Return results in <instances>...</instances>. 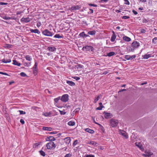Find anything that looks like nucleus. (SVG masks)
<instances>
[{
    "instance_id": "18",
    "label": "nucleus",
    "mask_w": 157,
    "mask_h": 157,
    "mask_svg": "<svg viewBox=\"0 0 157 157\" xmlns=\"http://www.w3.org/2000/svg\"><path fill=\"white\" fill-rule=\"evenodd\" d=\"M123 39L126 41L129 42L131 41V39L130 38L127 36H124L123 37Z\"/></svg>"
},
{
    "instance_id": "15",
    "label": "nucleus",
    "mask_w": 157,
    "mask_h": 157,
    "mask_svg": "<svg viewBox=\"0 0 157 157\" xmlns=\"http://www.w3.org/2000/svg\"><path fill=\"white\" fill-rule=\"evenodd\" d=\"M67 83L69 84L70 86H72L75 85V83L71 81H67Z\"/></svg>"
},
{
    "instance_id": "20",
    "label": "nucleus",
    "mask_w": 157,
    "mask_h": 157,
    "mask_svg": "<svg viewBox=\"0 0 157 157\" xmlns=\"http://www.w3.org/2000/svg\"><path fill=\"white\" fill-rule=\"evenodd\" d=\"M13 64L14 65L20 66L21 65V63L18 62L16 60H13Z\"/></svg>"
},
{
    "instance_id": "32",
    "label": "nucleus",
    "mask_w": 157,
    "mask_h": 157,
    "mask_svg": "<svg viewBox=\"0 0 157 157\" xmlns=\"http://www.w3.org/2000/svg\"><path fill=\"white\" fill-rule=\"evenodd\" d=\"M33 73H34V74L35 75H36L37 74V68L34 69V68H33Z\"/></svg>"
},
{
    "instance_id": "27",
    "label": "nucleus",
    "mask_w": 157,
    "mask_h": 157,
    "mask_svg": "<svg viewBox=\"0 0 157 157\" xmlns=\"http://www.w3.org/2000/svg\"><path fill=\"white\" fill-rule=\"evenodd\" d=\"M75 124V122L73 121H70L68 123V124L69 126H73Z\"/></svg>"
},
{
    "instance_id": "53",
    "label": "nucleus",
    "mask_w": 157,
    "mask_h": 157,
    "mask_svg": "<svg viewBox=\"0 0 157 157\" xmlns=\"http://www.w3.org/2000/svg\"><path fill=\"white\" fill-rule=\"evenodd\" d=\"M24 65L25 66H27V67H28L29 66V64L26 62H24Z\"/></svg>"
},
{
    "instance_id": "56",
    "label": "nucleus",
    "mask_w": 157,
    "mask_h": 157,
    "mask_svg": "<svg viewBox=\"0 0 157 157\" xmlns=\"http://www.w3.org/2000/svg\"><path fill=\"white\" fill-rule=\"evenodd\" d=\"M132 12L134 14H135V15H136L138 13L137 12V11H135L134 10H133L132 11Z\"/></svg>"
},
{
    "instance_id": "4",
    "label": "nucleus",
    "mask_w": 157,
    "mask_h": 157,
    "mask_svg": "<svg viewBox=\"0 0 157 157\" xmlns=\"http://www.w3.org/2000/svg\"><path fill=\"white\" fill-rule=\"evenodd\" d=\"M118 123V121L117 120L112 119L110 121V125L113 127L117 126Z\"/></svg>"
},
{
    "instance_id": "1",
    "label": "nucleus",
    "mask_w": 157,
    "mask_h": 157,
    "mask_svg": "<svg viewBox=\"0 0 157 157\" xmlns=\"http://www.w3.org/2000/svg\"><path fill=\"white\" fill-rule=\"evenodd\" d=\"M139 46V42L136 41H134L132 43L131 46L128 48V50L129 52H133L135 49L137 48Z\"/></svg>"
},
{
    "instance_id": "2",
    "label": "nucleus",
    "mask_w": 157,
    "mask_h": 157,
    "mask_svg": "<svg viewBox=\"0 0 157 157\" xmlns=\"http://www.w3.org/2000/svg\"><path fill=\"white\" fill-rule=\"evenodd\" d=\"M56 144L52 141H50L46 144L47 148L48 149H54L56 147Z\"/></svg>"
},
{
    "instance_id": "40",
    "label": "nucleus",
    "mask_w": 157,
    "mask_h": 157,
    "mask_svg": "<svg viewBox=\"0 0 157 157\" xmlns=\"http://www.w3.org/2000/svg\"><path fill=\"white\" fill-rule=\"evenodd\" d=\"M130 18L128 16H123L122 17V18L123 19H128V18Z\"/></svg>"
},
{
    "instance_id": "58",
    "label": "nucleus",
    "mask_w": 157,
    "mask_h": 157,
    "mask_svg": "<svg viewBox=\"0 0 157 157\" xmlns=\"http://www.w3.org/2000/svg\"><path fill=\"white\" fill-rule=\"evenodd\" d=\"M80 109L79 108H78L75 109V111L76 112H78L79 111H80Z\"/></svg>"
},
{
    "instance_id": "12",
    "label": "nucleus",
    "mask_w": 157,
    "mask_h": 157,
    "mask_svg": "<svg viewBox=\"0 0 157 157\" xmlns=\"http://www.w3.org/2000/svg\"><path fill=\"white\" fill-rule=\"evenodd\" d=\"M30 31L31 33H37L38 34H39L40 33V32L37 29H31Z\"/></svg>"
},
{
    "instance_id": "64",
    "label": "nucleus",
    "mask_w": 157,
    "mask_h": 157,
    "mask_svg": "<svg viewBox=\"0 0 157 157\" xmlns=\"http://www.w3.org/2000/svg\"><path fill=\"white\" fill-rule=\"evenodd\" d=\"M56 132H52L50 133V134H56Z\"/></svg>"
},
{
    "instance_id": "52",
    "label": "nucleus",
    "mask_w": 157,
    "mask_h": 157,
    "mask_svg": "<svg viewBox=\"0 0 157 157\" xmlns=\"http://www.w3.org/2000/svg\"><path fill=\"white\" fill-rule=\"evenodd\" d=\"M41 25V22H38L37 23V26L38 27H39Z\"/></svg>"
},
{
    "instance_id": "57",
    "label": "nucleus",
    "mask_w": 157,
    "mask_h": 157,
    "mask_svg": "<svg viewBox=\"0 0 157 157\" xmlns=\"http://www.w3.org/2000/svg\"><path fill=\"white\" fill-rule=\"evenodd\" d=\"M151 154H150V155H145V154L144 155L145 157H151Z\"/></svg>"
},
{
    "instance_id": "61",
    "label": "nucleus",
    "mask_w": 157,
    "mask_h": 157,
    "mask_svg": "<svg viewBox=\"0 0 157 157\" xmlns=\"http://www.w3.org/2000/svg\"><path fill=\"white\" fill-rule=\"evenodd\" d=\"M94 122L96 124H97L98 125H99V126L100 127H102V126L100 124H98V123H97L95 122L94 121Z\"/></svg>"
},
{
    "instance_id": "33",
    "label": "nucleus",
    "mask_w": 157,
    "mask_h": 157,
    "mask_svg": "<svg viewBox=\"0 0 157 157\" xmlns=\"http://www.w3.org/2000/svg\"><path fill=\"white\" fill-rule=\"evenodd\" d=\"M40 152L41 155L43 156H44L45 155V153L42 150L40 151Z\"/></svg>"
},
{
    "instance_id": "31",
    "label": "nucleus",
    "mask_w": 157,
    "mask_h": 157,
    "mask_svg": "<svg viewBox=\"0 0 157 157\" xmlns=\"http://www.w3.org/2000/svg\"><path fill=\"white\" fill-rule=\"evenodd\" d=\"M90 144H92V145L94 146H97V143L96 142H95L94 141H91L90 142Z\"/></svg>"
},
{
    "instance_id": "60",
    "label": "nucleus",
    "mask_w": 157,
    "mask_h": 157,
    "mask_svg": "<svg viewBox=\"0 0 157 157\" xmlns=\"http://www.w3.org/2000/svg\"><path fill=\"white\" fill-rule=\"evenodd\" d=\"M74 78L76 80H78L80 79V78L78 77H75Z\"/></svg>"
},
{
    "instance_id": "30",
    "label": "nucleus",
    "mask_w": 157,
    "mask_h": 157,
    "mask_svg": "<svg viewBox=\"0 0 157 157\" xmlns=\"http://www.w3.org/2000/svg\"><path fill=\"white\" fill-rule=\"evenodd\" d=\"M136 146H138L139 147L140 149H141L142 146L141 145V144L140 143L138 142H136L135 143Z\"/></svg>"
},
{
    "instance_id": "49",
    "label": "nucleus",
    "mask_w": 157,
    "mask_h": 157,
    "mask_svg": "<svg viewBox=\"0 0 157 157\" xmlns=\"http://www.w3.org/2000/svg\"><path fill=\"white\" fill-rule=\"evenodd\" d=\"M72 155L70 153L67 154L64 157H71V156Z\"/></svg>"
},
{
    "instance_id": "39",
    "label": "nucleus",
    "mask_w": 157,
    "mask_h": 157,
    "mask_svg": "<svg viewBox=\"0 0 157 157\" xmlns=\"http://www.w3.org/2000/svg\"><path fill=\"white\" fill-rule=\"evenodd\" d=\"M50 114V113H44L43 114V115L45 117H48L49 116Z\"/></svg>"
},
{
    "instance_id": "8",
    "label": "nucleus",
    "mask_w": 157,
    "mask_h": 157,
    "mask_svg": "<svg viewBox=\"0 0 157 157\" xmlns=\"http://www.w3.org/2000/svg\"><path fill=\"white\" fill-rule=\"evenodd\" d=\"M81 8L80 5L73 6L71 8V10H79Z\"/></svg>"
},
{
    "instance_id": "45",
    "label": "nucleus",
    "mask_w": 157,
    "mask_h": 157,
    "mask_svg": "<svg viewBox=\"0 0 157 157\" xmlns=\"http://www.w3.org/2000/svg\"><path fill=\"white\" fill-rule=\"evenodd\" d=\"M37 63L36 62H35V64L33 67V68H37Z\"/></svg>"
},
{
    "instance_id": "37",
    "label": "nucleus",
    "mask_w": 157,
    "mask_h": 157,
    "mask_svg": "<svg viewBox=\"0 0 157 157\" xmlns=\"http://www.w3.org/2000/svg\"><path fill=\"white\" fill-rule=\"evenodd\" d=\"M88 4V5L89 6H94V7H96L97 6V5H95V4H91V3H89V4Z\"/></svg>"
},
{
    "instance_id": "55",
    "label": "nucleus",
    "mask_w": 157,
    "mask_h": 157,
    "mask_svg": "<svg viewBox=\"0 0 157 157\" xmlns=\"http://www.w3.org/2000/svg\"><path fill=\"white\" fill-rule=\"evenodd\" d=\"M0 74H2V75H9L6 73H4V72H0Z\"/></svg>"
},
{
    "instance_id": "5",
    "label": "nucleus",
    "mask_w": 157,
    "mask_h": 157,
    "mask_svg": "<svg viewBox=\"0 0 157 157\" xmlns=\"http://www.w3.org/2000/svg\"><path fill=\"white\" fill-rule=\"evenodd\" d=\"M82 49L83 51H91L93 52L94 50V48L93 47L91 46H86L83 47Z\"/></svg>"
},
{
    "instance_id": "46",
    "label": "nucleus",
    "mask_w": 157,
    "mask_h": 157,
    "mask_svg": "<svg viewBox=\"0 0 157 157\" xmlns=\"http://www.w3.org/2000/svg\"><path fill=\"white\" fill-rule=\"evenodd\" d=\"M8 4L6 2H0V5H7Z\"/></svg>"
},
{
    "instance_id": "35",
    "label": "nucleus",
    "mask_w": 157,
    "mask_h": 157,
    "mask_svg": "<svg viewBox=\"0 0 157 157\" xmlns=\"http://www.w3.org/2000/svg\"><path fill=\"white\" fill-rule=\"evenodd\" d=\"M142 22L143 23H147L148 22V20H147L146 18H144L143 19Z\"/></svg>"
},
{
    "instance_id": "24",
    "label": "nucleus",
    "mask_w": 157,
    "mask_h": 157,
    "mask_svg": "<svg viewBox=\"0 0 157 157\" xmlns=\"http://www.w3.org/2000/svg\"><path fill=\"white\" fill-rule=\"evenodd\" d=\"M110 116V113H106L105 114L104 117L105 118L107 119V118H109Z\"/></svg>"
},
{
    "instance_id": "25",
    "label": "nucleus",
    "mask_w": 157,
    "mask_h": 157,
    "mask_svg": "<svg viewBox=\"0 0 157 157\" xmlns=\"http://www.w3.org/2000/svg\"><path fill=\"white\" fill-rule=\"evenodd\" d=\"M2 18L3 19H4L6 20H10L12 19V18L11 17L7 16L6 15L3 16L2 17Z\"/></svg>"
},
{
    "instance_id": "28",
    "label": "nucleus",
    "mask_w": 157,
    "mask_h": 157,
    "mask_svg": "<svg viewBox=\"0 0 157 157\" xmlns=\"http://www.w3.org/2000/svg\"><path fill=\"white\" fill-rule=\"evenodd\" d=\"M25 57L27 60L29 61H30L32 60V58L29 55L26 56Z\"/></svg>"
},
{
    "instance_id": "63",
    "label": "nucleus",
    "mask_w": 157,
    "mask_h": 157,
    "mask_svg": "<svg viewBox=\"0 0 157 157\" xmlns=\"http://www.w3.org/2000/svg\"><path fill=\"white\" fill-rule=\"evenodd\" d=\"M89 10H90V13H93V12H94V10H93V9H89Z\"/></svg>"
},
{
    "instance_id": "9",
    "label": "nucleus",
    "mask_w": 157,
    "mask_h": 157,
    "mask_svg": "<svg viewBox=\"0 0 157 157\" xmlns=\"http://www.w3.org/2000/svg\"><path fill=\"white\" fill-rule=\"evenodd\" d=\"M21 22H23L25 23H27L30 21V18L29 17H23L21 19Z\"/></svg>"
},
{
    "instance_id": "10",
    "label": "nucleus",
    "mask_w": 157,
    "mask_h": 157,
    "mask_svg": "<svg viewBox=\"0 0 157 157\" xmlns=\"http://www.w3.org/2000/svg\"><path fill=\"white\" fill-rule=\"evenodd\" d=\"M56 140L54 137L52 136H50L46 139V141H55Z\"/></svg>"
},
{
    "instance_id": "43",
    "label": "nucleus",
    "mask_w": 157,
    "mask_h": 157,
    "mask_svg": "<svg viewBox=\"0 0 157 157\" xmlns=\"http://www.w3.org/2000/svg\"><path fill=\"white\" fill-rule=\"evenodd\" d=\"M19 112L20 113V114H25V112L22 110H19Z\"/></svg>"
},
{
    "instance_id": "13",
    "label": "nucleus",
    "mask_w": 157,
    "mask_h": 157,
    "mask_svg": "<svg viewBox=\"0 0 157 157\" xmlns=\"http://www.w3.org/2000/svg\"><path fill=\"white\" fill-rule=\"evenodd\" d=\"M47 49L50 52H54L56 50V48L53 47H48L47 48Z\"/></svg>"
},
{
    "instance_id": "34",
    "label": "nucleus",
    "mask_w": 157,
    "mask_h": 157,
    "mask_svg": "<svg viewBox=\"0 0 157 157\" xmlns=\"http://www.w3.org/2000/svg\"><path fill=\"white\" fill-rule=\"evenodd\" d=\"M125 58L126 59L129 60H130V56L126 55L125 56Z\"/></svg>"
},
{
    "instance_id": "51",
    "label": "nucleus",
    "mask_w": 157,
    "mask_h": 157,
    "mask_svg": "<svg viewBox=\"0 0 157 157\" xmlns=\"http://www.w3.org/2000/svg\"><path fill=\"white\" fill-rule=\"evenodd\" d=\"M20 122L23 124H25V121L24 120L22 119H20Z\"/></svg>"
},
{
    "instance_id": "41",
    "label": "nucleus",
    "mask_w": 157,
    "mask_h": 157,
    "mask_svg": "<svg viewBox=\"0 0 157 157\" xmlns=\"http://www.w3.org/2000/svg\"><path fill=\"white\" fill-rule=\"evenodd\" d=\"M103 107H104V106H99V107H97L96 108V109L99 110H101L102 109V108Z\"/></svg>"
},
{
    "instance_id": "50",
    "label": "nucleus",
    "mask_w": 157,
    "mask_h": 157,
    "mask_svg": "<svg viewBox=\"0 0 157 157\" xmlns=\"http://www.w3.org/2000/svg\"><path fill=\"white\" fill-rule=\"evenodd\" d=\"M99 96H98L97 98L94 100V102L95 103H96L97 102V101L99 100Z\"/></svg>"
},
{
    "instance_id": "29",
    "label": "nucleus",
    "mask_w": 157,
    "mask_h": 157,
    "mask_svg": "<svg viewBox=\"0 0 157 157\" xmlns=\"http://www.w3.org/2000/svg\"><path fill=\"white\" fill-rule=\"evenodd\" d=\"M96 33V32L95 31H89L88 32V34L91 35H95Z\"/></svg>"
},
{
    "instance_id": "47",
    "label": "nucleus",
    "mask_w": 157,
    "mask_h": 157,
    "mask_svg": "<svg viewBox=\"0 0 157 157\" xmlns=\"http://www.w3.org/2000/svg\"><path fill=\"white\" fill-rule=\"evenodd\" d=\"M78 142V140H75L73 144V145L74 146H75V145H76V144H77Z\"/></svg>"
},
{
    "instance_id": "7",
    "label": "nucleus",
    "mask_w": 157,
    "mask_h": 157,
    "mask_svg": "<svg viewBox=\"0 0 157 157\" xmlns=\"http://www.w3.org/2000/svg\"><path fill=\"white\" fill-rule=\"evenodd\" d=\"M119 133L121 134L126 139H127L128 138V135L127 134L126 132L123 130H119Z\"/></svg>"
},
{
    "instance_id": "19",
    "label": "nucleus",
    "mask_w": 157,
    "mask_h": 157,
    "mask_svg": "<svg viewBox=\"0 0 157 157\" xmlns=\"http://www.w3.org/2000/svg\"><path fill=\"white\" fill-rule=\"evenodd\" d=\"M2 61L3 63H10L11 61V60L10 59H2Z\"/></svg>"
},
{
    "instance_id": "36",
    "label": "nucleus",
    "mask_w": 157,
    "mask_h": 157,
    "mask_svg": "<svg viewBox=\"0 0 157 157\" xmlns=\"http://www.w3.org/2000/svg\"><path fill=\"white\" fill-rule=\"evenodd\" d=\"M20 75L23 77H25L26 76V75L25 73L24 72H21L20 74Z\"/></svg>"
},
{
    "instance_id": "26",
    "label": "nucleus",
    "mask_w": 157,
    "mask_h": 157,
    "mask_svg": "<svg viewBox=\"0 0 157 157\" xmlns=\"http://www.w3.org/2000/svg\"><path fill=\"white\" fill-rule=\"evenodd\" d=\"M54 37L57 38H63V36H60L59 34H56L54 36Z\"/></svg>"
},
{
    "instance_id": "44",
    "label": "nucleus",
    "mask_w": 157,
    "mask_h": 157,
    "mask_svg": "<svg viewBox=\"0 0 157 157\" xmlns=\"http://www.w3.org/2000/svg\"><path fill=\"white\" fill-rule=\"evenodd\" d=\"M60 99V98H58L54 99V101L55 102L57 103Z\"/></svg>"
},
{
    "instance_id": "17",
    "label": "nucleus",
    "mask_w": 157,
    "mask_h": 157,
    "mask_svg": "<svg viewBox=\"0 0 157 157\" xmlns=\"http://www.w3.org/2000/svg\"><path fill=\"white\" fill-rule=\"evenodd\" d=\"M79 36L81 37H86L88 36V35H86L84 32H82L79 34Z\"/></svg>"
},
{
    "instance_id": "23",
    "label": "nucleus",
    "mask_w": 157,
    "mask_h": 157,
    "mask_svg": "<svg viewBox=\"0 0 157 157\" xmlns=\"http://www.w3.org/2000/svg\"><path fill=\"white\" fill-rule=\"evenodd\" d=\"M115 54V53L113 52H110L107 54V56L110 57L112 56Z\"/></svg>"
},
{
    "instance_id": "14",
    "label": "nucleus",
    "mask_w": 157,
    "mask_h": 157,
    "mask_svg": "<svg viewBox=\"0 0 157 157\" xmlns=\"http://www.w3.org/2000/svg\"><path fill=\"white\" fill-rule=\"evenodd\" d=\"M64 142L67 144H69L70 142L71 139L70 137H67L64 139Z\"/></svg>"
},
{
    "instance_id": "54",
    "label": "nucleus",
    "mask_w": 157,
    "mask_h": 157,
    "mask_svg": "<svg viewBox=\"0 0 157 157\" xmlns=\"http://www.w3.org/2000/svg\"><path fill=\"white\" fill-rule=\"evenodd\" d=\"M136 57L135 55H132V56H130V60H132L134 58H135Z\"/></svg>"
},
{
    "instance_id": "22",
    "label": "nucleus",
    "mask_w": 157,
    "mask_h": 157,
    "mask_svg": "<svg viewBox=\"0 0 157 157\" xmlns=\"http://www.w3.org/2000/svg\"><path fill=\"white\" fill-rule=\"evenodd\" d=\"M43 129L44 130H48L49 131H51L52 130V128L50 127H43Z\"/></svg>"
},
{
    "instance_id": "48",
    "label": "nucleus",
    "mask_w": 157,
    "mask_h": 157,
    "mask_svg": "<svg viewBox=\"0 0 157 157\" xmlns=\"http://www.w3.org/2000/svg\"><path fill=\"white\" fill-rule=\"evenodd\" d=\"M60 113L61 115H64L66 114V113L63 111L59 110Z\"/></svg>"
},
{
    "instance_id": "6",
    "label": "nucleus",
    "mask_w": 157,
    "mask_h": 157,
    "mask_svg": "<svg viewBox=\"0 0 157 157\" xmlns=\"http://www.w3.org/2000/svg\"><path fill=\"white\" fill-rule=\"evenodd\" d=\"M68 100V95L67 94H65L62 96L61 98V100L64 102L67 101Z\"/></svg>"
},
{
    "instance_id": "3",
    "label": "nucleus",
    "mask_w": 157,
    "mask_h": 157,
    "mask_svg": "<svg viewBox=\"0 0 157 157\" xmlns=\"http://www.w3.org/2000/svg\"><path fill=\"white\" fill-rule=\"evenodd\" d=\"M42 33L43 35L47 36H51L54 34L53 33H52L47 29H45L43 31Z\"/></svg>"
},
{
    "instance_id": "38",
    "label": "nucleus",
    "mask_w": 157,
    "mask_h": 157,
    "mask_svg": "<svg viewBox=\"0 0 157 157\" xmlns=\"http://www.w3.org/2000/svg\"><path fill=\"white\" fill-rule=\"evenodd\" d=\"M157 40V37H155L152 40V42L155 44L156 43V40Z\"/></svg>"
},
{
    "instance_id": "42",
    "label": "nucleus",
    "mask_w": 157,
    "mask_h": 157,
    "mask_svg": "<svg viewBox=\"0 0 157 157\" xmlns=\"http://www.w3.org/2000/svg\"><path fill=\"white\" fill-rule=\"evenodd\" d=\"M86 157H94V155H85Z\"/></svg>"
},
{
    "instance_id": "62",
    "label": "nucleus",
    "mask_w": 157,
    "mask_h": 157,
    "mask_svg": "<svg viewBox=\"0 0 157 157\" xmlns=\"http://www.w3.org/2000/svg\"><path fill=\"white\" fill-rule=\"evenodd\" d=\"M108 0H101V2H106L108 1Z\"/></svg>"
},
{
    "instance_id": "16",
    "label": "nucleus",
    "mask_w": 157,
    "mask_h": 157,
    "mask_svg": "<svg viewBox=\"0 0 157 157\" xmlns=\"http://www.w3.org/2000/svg\"><path fill=\"white\" fill-rule=\"evenodd\" d=\"M85 131L91 134H93L94 132V131L93 130L90 129L89 128H86Z\"/></svg>"
},
{
    "instance_id": "21",
    "label": "nucleus",
    "mask_w": 157,
    "mask_h": 157,
    "mask_svg": "<svg viewBox=\"0 0 157 157\" xmlns=\"http://www.w3.org/2000/svg\"><path fill=\"white\" fill-rule=\"evenodd\" d=\"M143 59H148V58L151 57V55L149 54H145L142 56Z\"/></svg>"
},
{
    "instance_id": "59",
    "label": "nucleus",
    "mask_w": 157,
    "mask_h": 157,
    "mask_svg": "<svg viewBox=\"0 0 157 157\" xmlns=\"http://www.w3.org/2000/svg\"><path fill=\"white\" fill-rule=\"evenodd\" d=\"M141 33H145L146 32V30L144 29H141Z\"/></svg>"
},
{
    "instance_id": "11",
    "label": "nucleus",
    "mask_w": 157,
    "mask_h": 157,
    "mask_svg": "<svg viewBox=\"0 0 157 157\" xmlns=\"http://www.w3.org/2000/svg\"><path fill=\"white\" fill-rule=\"evenodd\" d=\"M113 34L112 35V36L111 37V41L112 42H114L115 40V39L116 37V36L115 33V32L113 31Z\"/></svg>"
}]
</instances>
